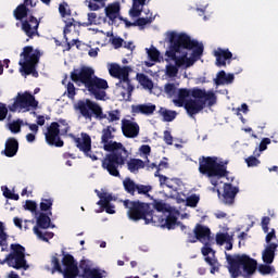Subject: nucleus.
I'll return each mask as SVG.
<instances>
[{
	"label": "nucleus",
	"mask_w": 278,
	"mask_h": 278,
	"mask_svg": "<svg viewBox=\"0 0 278 278\" xmlns=\"http://www.w3.org/2000/svg\"><path fill=\"white\" fill-rule=\"evenodd\" d=\"M167 38L169 42V50L165 52V55L173 60L178 68L186 66V55L188 52H182L181 56H177V53H181L182 49L192 51L191 55L195 60H200L203 55V43L192 39L188 34L176 31H168Z\"/></svg>",
	"instance_id": "f257e3e1"
},
{
	"label": "nucleus",
	"mask_w": 278,
	"mask_h": 278,
	"mask_svg": "<svg viewBox=\"0 0 278 278\" xmlns=\"http://www.w3.org/2000/svg\"><path fill=\"white\" fill-rule=\"evenodd\" d=\"M72 81L79 88L84 86L85 90L89 92L97 101H105L108 93L105 92L110 85L108 80L94 75V70L88 66L74 68L70 75Z\"/></svg>",
	"instance_id": "f03ea898"
},
{
	"label": "nucleus",
	"mask_w": 278,
	"mask_h": 278,
	"mask_svg": "<svg viewBox=\"0 0 278 278\" xmlns=\"http://www.w3.org/2000/svg\"><path fill=\"white\" fill-rule=\"evenodd\" d=\"M75 110H77L80 116L86 121H92L93 116L98 121L106 118L108 123H114L115 125H118V121H121V111L111 110L103 113V108L90 99L78 100L75 104Z\"/></svg>",
	"instance_id": "7ed1b4c3"
},
{
	"label": "nucleus",
	"mask_w": 278,
	"mask_h": 278,
	"mask_svg": "<svg viewBox=\"0 0 278 278\" xmlns=\"http://www.w3.org/2000/svg\"><path fill=\"white\" fill-rule=\"evenodd\" d=\"M228 161L218 162L217 156H200L199 157V173L205 175L208 179L216 177L223 179L226 177L228 181H233V178H229V170H227Z\"/></svg>",
	"instance_id": "20e7f679"
},
{
	"label": "nucleus",
	"mask_w": 278,
	"mask_h": 278,
	"mask_svg": "<svg viewBox=\"0 0 278 278\" xmlns=\"http://www.w3.org/2000/svg\"><path fill=\"white\" fill-rule=\"evenodd\" d=\"M191 97L193 99L187 100L182 106L191 118H194L199 112H202L207 101L208 105H215L216 103V93H214V91L207 92L205 89H199L195 87L191 91Z\"/></svg>",
	"instance_id": "39448f33"
},
{
	"label": "nucleus",
	"mask_w": 278,
	"mask_h": 278,
	"mask_svg": "<svg viewBox=\"0 0 278 278\" xmlns=\"http://www.w3.org/2000/svg\"><path fill=\"white\" fill-rule=\"evenodd\" d=\"M226 261L228 262V270L232 278H238L242 275L240 268L247 273V275H254L257 270V261L247 254H231L226 253Z\"/></svg>",
	"instance_id": "423d86ee"
},
{
	"label": "nucleus",
	"mask_w": 278,
	"mask_h": 278,
	"mask_svg": "<svg viewBox=\"0 0 278 278\" xmlns=\"http://www.w3.org/2000/svg\"><path fill=\"white\" fill-rule=\"evenodd\" d=\"M41 55L42 53H40V50L34 49L31 46L24 47L20 54V73L25 76L33 75L38 78L39 75L36 68H38Z\"/></svg>",
	"instance_id": "0eeeda50"
},
{
	"label": "nucleus",
	"mask_w": 278,
	"mask_h": 278,
	"mask_svg": "<svg viewBox=\"0 0 278 278\" xmlns=\"http://www.w3.org/2000/svg\"><path fill=\"white\" fill-rule=\"evenodd\" d=\"M124 207L128 210L127 214L130 220H144L146 225H151V223H155V219H153L154 211L151 210V204L149 203L125 200Z\"/></svg>",
	"instance_id": "6e6552de"
},
{
	"label": "nucleus",
	"mask_w": 278,
	"mask_h": 278,
	"mask_svg": "<svg viewBox=\"0 0 278 278\" xmlns=\"http://www.w3.org/2000/svg\"><path fill=\"white\" fill-rule=\"evenodd\" d=\"M127 157H129L127 148H124V150H110L109 154L102 160V168L111 177H121V170L118 168L125 166Z\"/></svg>",
	"instance_id": "1a4fd4ad"
},
{
	"label": "nucleus",
	"mask_w": 278,
	"mask_h": 278,
	"mask_svg": "<svg viewBox=\"0 0 278 278\" xmlns=\"http://www.w3.org/2000/svg\"><path fill=\"white\" fill-rule=\"evenodd\" d=\"M109 73L111 77L119 79L116 84L119 88H123L124 91L121 92L123 99L129 101L131 99V92H134V85H131V79H129V73H131V67L118 65L117 63H112L109 67Z\"/></svg>",
	"instance_id": "9d476101"
},
{
	"label": "nucleus",
	"mask_w": 278,
	"mask_h": 278,
	"mask_svg": "<svg viewBox=\"0 0 278 278\" xmlns=\"http://www.w3.org/2000/svg\"><path fill=\"white\" fill-rule=\"evenodd\" d=\"M68 129H71V126H68L66 119H59V123L52 122L47 128L46 142L50 147H64V140H62L60 136H66V134H68Z\"/></svg>",
	"instance_id": "9b49d317"
},
{
	"label": "nucleus",
	"mask_w": 278,
	"mask_h": 278,
	"mask_svg": "<svg viewBox=\"0 0 278 278\" xmlns=\"http://www.w3.org/2000/svg\"><path fill=\"white\" fill-rule=\"evenodd\" d=\"M8 264L10 268H15V270H27L29 265H27V260L25 258V247L20 243L11 244V253H9L4 260L0 258V265Z\"/></svg>",
	"instance_id": "f8f14e48"
},
{
	"label": "nucleus",
	"mask_w": 278,
	"mask_h": 278,
	"mask_svg": "<svg viewBox=\"0 0 278 278\" xmlns=\"http://www.w3.org/2000/svg\"><path fill=\"white\" fill-rule=\"evenodd\" d=\"M36 110L38 108V101L34 94L29 91H25L24 93H18L14 99L12 104H9L10 112H21L24 110L25 112H29L30 110Z\"/></svg>",
	"instance_id": "ddd939ff"
},
{
	"label": "nucleus",
	"mask_w": 278,
	"mask_h": 278,
	"mask_svg": "<svg viewBox=\"0 0 278 278\" xmlns=\"http://www.w3.org/2000/svg\"><path fill=\"white\" fill-rule=\"evenodd\" d=\"M116 127L114 126H106L102 129L101 135V144H103L104 151H125V146L117 141H112L116 136Z\"/></svg>",
	"instance_id": "4468645a"
},
{
	"label": "nucleus",
	"mask_w": 278,
	"mask_h": 278,
	"mask_svg": "<svg viewBox=\"0 0 278 278\" xmlns=\"http://www.w3.org/2000/svg\"><path fill=\"white\" fill-rule=\"evenodd\" d=\"M73 138L77 149H79L86 157H89L92 162H97V160H99V156L92 153V138H90V135L83 132V139L75 136H73Z\"/></svg>",
	"instance_id": "2eb2a0df"
},
{
	"label": "nucleus",
	"mask_w": 278,
	"mask_h": 278,
	"mask_svg": "<svg viewBox=\"0 0 278 278\" xmlns=\"http://www.w3.org/2000/svg\"><path fill=\"white\" fill-rule=\"evenodd\" d=\"M38 27H40V21L34 15H29L26 20L22 21V31L30 39L38 36Z\"/></svg>",
	"instance_id": "dca6fc26"
},
{
	"label": "nucleus",
	"mask_w": 278,
	"mask_h": 278,
	"mask_svg": "<svg viewBox=\"0 0 278 278\" xmlns=\"http://www.w3.org/2000/svg\"><path fill=\"white\" fill-rule=\"evenodd\" d=\"M240 192L238 187H233V185L229 182L224 184V191L222 193L220 200L224 205H233L236 203V197Z\"/></svg>",
	"instance_id": "f3484780"
},
{
	"label": "nucleus",
	"mask_w": 278,
	"mask_h": 278,
	"mask_svg": "<svg viewBox=\"0 0 278 278\" xmlns=\"http://www.w3.org/2000/svg\"><path fill=\"white\" fill-rule=\"evenodd\" d=\"M122 134L125 138H138L140 136V125L131 119H122Z\"/></svg>",
	"instance_id": "a211bd4d"
},
{
	"label": "nucleus",
	"mask_w": 278,
	"mask_h": 278,
	"mask_svg": "<svg viewBox=\"0 0 278 278\" xmlns=\"http://www.w3.org/2000/svg\"><path fill=\"white\" fill-rule=\"evenodd\" d=\"M79 268L81 271V274L79 275V277L81 278H103V274L105 273V270H101L99 268H91L90 265L88 264V262L86 261H80L79 264Z\"/></svg>",
	"instance_id": "6ab92c4d"
},
{
	"label": "nucleus",
	"mask_w": 278,
	"mask_h": 278,
	"mask_svg": "<svg viewBox=\"0 0 278 278\" xmlns=\"http://www.w3.org/2000/svg\"><path fill=\"white\" fill-rule=\"evenodd\" d=\"M213 55L216 58V66H227V61L228 64H231V58H233V53L229 51V49H223V48H217L214 52Z\"/></svg>",
	"instance_id": "aec40b11"
},
{
	"label": "nucleus",
	"mask_w": 278,
	"mask_h": 278,
	"mask_svg": "<svg viewBox=\"0 0 278 278\" xmlns=\"http://www.w3.org/2000/svg\"><path fill=\"white\" fill-rule=\"evenodd\" d=\"M99 201L97 202V205H100L105 210L106 214H116V211L114 210V205L110 204V202L113 200L112 194H108L105 192L101 193L99 190H96Z\"/></svg>",
	"instance_id": "412c9836"
},
{
	"label": "nucleus",
	"mask_w": 278,
	"mask_h": 278,
	"mask_svg": "<svg viewBox=\"0 0 278 278\" xmlns=\"http://www.w3.org/2000/svg\"><path fill=\"white\" fill-rule=\"evenodd\" d=\"M155 110H157V106L153 103L131 105V113L134 116H136V114H143V116H151L155 113Z\"/></svg>",
	"instance_id": "4be33fe9"
},
{
	"label": "nucleus",
	"mask_w": 278,
	"mask_h": 278,
	"mask_svg": "<svg viewBox=\"0 0 278 278\" xmlns=\"http://www.w3.org/2000/svg\"><path fill=\"white\" fill-rule=\"evenodd\" d=\"M193 233H195L199 242H210V238H212V230L207 226H203L201 224H197Z\"/></svg>",
	"instance_id": "5701e85b"
},
{
	"label": "nucleus",
	"mask_w": 278,
	"mask_h": 278,
	"mask_svg": "<svg viewBox=\"0 0 278 278\" xmlns=\"http://www.w3.org/2000/svg\"><path fill=\"white\" fill-rule=\"evenodd\" d=\"M18 153V140L16 138L11 137L5 141L4 150L2 151V155L5 157H14Z\"/></svg>",
	"instance_id": "b1692460"
},
{
	"label": "nucleus",
	"mask_w": 278,
	"mask_h": 278,
	"mask_svg": "<svg viewBox=\"0 0 278 278\" xmlns=\"http://www.w3.org/2000/svg\"><path fill=\"white\" fill-rule=\"evenodd\" d=\"M176 94L177 99L173 100L174 105H176V108H184L186 103H188L189 97H192V89L180 88Z\"/></svg>",
	"instance_id": "393cba45"
},
{
	"label": "nucleus",
	"mask_w": 278,
	"mask_h": 278,
	"mask_svg": "<svg viewBox=\"0 0 278 278\" xmlns=\"http://www.w3.org/2000/svg\"><path fill=\"white\" fill-rule=\"evenodd\" d=\"M160 186L161 188H164V186H166V188H169V190H174V192H177V188L181 186V179L160 176Z\"/></svg>",
	"instance_id": "a878e982"
},
{
	"label": "nucleus",
	"mask_w": 278,
	"mask_h": 278,
	"mask_svg": "<svg viewBox=\"0 0 278 278\" xmlns=\"http://www.w3.org/2000/svg\"><path fill=\"white\" fill-rule=\"evenodd\" d=\"M278 249V243H269L263 252V262L265 264H273L275 262V252Z\"/></svg>",
	"instance_id": "bb28decb"
},
{
	"label": "nucleus",
	"mask_w": 278,
	"mask_h": 278,
	"mask_svg": "<svg viewBox=\"0 0 278 278\" xmlns=\"http://www.w3.org/2000/svg\"><path fill=\"white\" fill-rule=\"evenodd\" d=\"M233 79H236V77L233 76V74H228L225 71H220L216 78L214 79L216 86H225V84H233Z\"/></svg>",
	"instance_id": "cd10ccee"
},
{
	"label": "nucleus",
	"mask_w": 278,
	"mask_h": 278,
	"mask_svg": "<svg viewBox=\"0 0 278 278\" xmlns=\"http://www.w3.org/2000/svg\"><path fill=\"white\" fill-rule=\"evenodd\" d=\"M13 16L15 21H21V23H23V21L29 18V8L25 7V4L17 5L13 11Z\"/></svg>",
	"instance_id": "c85d7f7f"
},
{
	"label": "nucleus",
	"mask_w": 278,
	"mask_h": 278,
	"mask_svg": "<svg viewBox=\"0 0 278 278\" xmlns=\"http://www.w3.org/2000/svg\"><path fill=\"white\" fill-rule=\"evenodd\" d=\"M105 14L110 21H116L118 14H121V4L113 3L105 8Z\"/></svg>",
	"instance_id": "c756f323"
},
{
	"label": "nucleus",
	"mask_w": 278,
	"mask_h": 278,
	"mask_svg": "<svg viewBox=\"0 0 278 278\" xmlns=\"http://www.w3.org/2000/svg\"><path fill=\"white\" fill-rule=\"evenodd\" d=\"M35 227H38V229H49L51 227V217L47 213H40Z\"/></svg>",
	"instance_id": "7c9ffc66"
},
{
	"label": "nucleus",
	"mask_w": 278,
	"mask_h": 278,
	"mask_svg": "<svg viewBox=\"0 0 278 278\" xmlns=\"http://www.w3.org/2000/svg\"><path fill=\"white\" fill-rule=\"evenodd\" d=\"M147 3V0H132V8L129 11L130 16L138 18L142 14V8Z\"/></svg>",
	"instance_id": "2f4dec72"
},
{
	"label": "nucleus",
	"mask_w": 278,
	"mask_h": 278,
	"mask_svg": "<svg viewBox=\"0 0 278 278\" xmlns=\"http://www.w3.org/2000/svg\"><path fill=\"white\" fill-rule=\"evenodd\" d=\"M127 168L130 173H138L140 168H144V161L140 159H130L127 162Z\"/></svg>",
	"instance_id": "473e14b6"
},
{
	"label": "nucleus",
	"mask_w": 278,
	"mask_h": 278,
	"mask_svg": "<svg viewBox=\"0 0 278 278\" xmlns=\"http://www.w3.org/2000/svg\"><path fill=\"white\" fill-rule=\"evenodd\" d=\"M124 190L134 197L138 190V184H136L131 178H126L123 181Z\"/></svg>",
	"instance_id": "72a5a7b5"
},
{
	"label": "nucleus",
	"mask_w": 278,
	"mask_h": 278,
	"mask_svg": "<svg viewBox=\"0 0 278 278\" xmlns=\"http://www.w3.org/2000/svg\"><path fill=\"white\" fill-rule=\"evenodd\" d=\"M33 231L39 240H42L43 242H49V240L53 239L54 233L52 231H46L42 232L38 227H34Z\"/></svg>",
	"instance_id": "f704fd0d"
},
{
	"label": "nucleus",
	"mask_w": 278,
	"mask_h": 278,
	"mask_svg": "<svg viewBox=\"0 0 278 278\" xmlns=\"http://www.w3.org/2000/svg\"><path fill=\"white\" fill-rule=\"evenodd\" d=\"M39 207L41 212H49V216H53V213L51 212V210H53V199L42 198Z\"/></svg>",
	"instance_id": "c9c22d12"
},
{
	"label": "nucleus",
	"mask_w": 278,
	"mask_h": 278,
	"mask_svg": "<svg viewBox=\"0 0 278 278\" xmlns=\"http://www.w3.org/2000/svg\"><path fill=\"white\" fill-rule=\"evenodd\" d=\"M159 113L161 116H163V121L165 123H173L174 118H177V112L176 111H169L164 108H161Z\"/></svg>",
	"instance_id": "e433bc0d"
},
{
	"label": "nucleus",
	"mask_w": 278,
	"mask_h": 278,
	"mask_svg": "<svg viewBox=\"0 0 278 278\" xmlns=\"http://www.w3.org/2000/svg\"><path fill=\"white\" fill-rule=\"evenodd\" d=\"M62 275L64 278H77L79 277V267L72 266V267H65L62 269Z\"/></svg>",
	"instance_id": "4c0bfd02"
},
{
	"label": "nucleus",
	"mask_w": 278,
	"mask_h": 278,
	"mask_svg": "<svg viewBox=\"0 0 278 278\" xmlns=\"http://www.w3.org/2000/svg\"><path fill=\"white\" fill-rule=\"evenodd\" d=\"M137 77H138L141 86H143L148 90H153V80H151V78H149V76H147L144 74H138Z\"/></svg>",
	"instance_id": "58836bf2"
},
{
	"label": "nucleus",
	"mask_w": 278,
	"mask_h": 278,
	"mask_svg": "<svg viewBox=\"0 0 278 278\" xmlns=\"http://www.w3.org/2000/svg\"><path fill=\"white\" fill-rule=\"evenodd\" d=\"M178 91L179 89H177V86H175L174 83H167L164 86V92L169 99H173V97H177Z\"/></svg>",
	"instance_id": "ea45409f"
},
{
	"label": "nucleus",
	"mask_w": 278,
	"mask_h": 278,
	"mask_svg": "<svg viewBox=\"0 0 278 278\" xmlns=\"http://www.w3.org/2000/svg\"><path fill=\"white\" fill-rule=\"evenodd\" d=\"M163 228L166 229H175V227H177V216L169 214L167 215V217L165 218V223L162 224Z\"/></svg>",
	"instance_id": "a19ab883"
},
{
	"label": "nucleus",
	"mask_w": 278,
	"mask_h": 278,
	"mask_svg": "<svg viewBox=\"0 0 278 278\" xmlns=\"http://www.w3.org/2000/svg\"><path fill=\"white\" fill-rule=\"evenodd\" d=\"M62 264L64 268H71L73 266H77V263L75 262V257L71 254H65L63 256Z\"/></svg>",
	"instance_id": "79ce46f5"
},
{
	"label": "nucleus",
	"mask_w": 278,
	"mask_h": 278,
	"mask_svg": "<svg viewBox=\"0 0 278 278\" xmlns=\"http://www.w3.org/2000/svg\"><path fill=\"white\" fill-rule=\"evenodd\" d=\"M147 53L151 62H160V51L157 48L152 46L150 49H147Z\"/></svg>",
	"instance_id": "37998d69"
},
{
	"label": "nucleus",
	"mask_w": 278,
	"mask_h": 278,
	"mask_svg": "<svg viewBox=\"0 0 278 278\" xmlns=\"http://www.w3.org/2000/svg\"><path fill=\"white\" fill-rule=\"evenodd\" d=\"M21 125H23V119H16V121H13L12 123H9L8 127L12 134H20Z\"/></svg>",
	"instance_id": "c03bdc74"
},
{
	"label": "nucleus",
	"mask_w": 278,
	"mask_h": 278,
	"mask_svg": "<svg viewBox=\"0 0 278 278\" xmlns=\"http://www.w3.org/2000/svg\"><path fill=\"white\" fill-rule=\"evenodd\" d=\"M231 236H229V233L218 232L215 237V240L216 243L219 244V247H223V244H225V242H228Z\"/></svg>",
	"instance_id": "a18cd8bd"
},
{
	"label": "nucleus",
	"mask_w": 278,
	"mask_h": 278,
	"mask_svg": "<svg viewBox=\"0 0 278 278\" xmlns=\"http://www.w3.org/2000/svg\"><path fill=\"white\" fill-rule=\"evenodd\" d=\"M24 208L27 210L28 212H31V214L38 215V204L31 200L26 201Z\"/></svg>",
	"instance_id": "49530a36"
},
{
	"label": "nucleus",
	"mask_w": 278,
	"mask_h": 278,
	"mask_svg": "<svg viewBox=\"0 0 278 278\" xmlns=\"http://www.w3.org/2000/svg\"><path fill=\"white\" fill-rule=\"evenodd\" d=\"M258 273H261V275H273L275 268L268 264H262L258 266Z\"/></svg>",
	"instance_id": "de8ad7c7"
},
{
	"label": "nucleus",
	"mask_w": 278,
	"mask_h": 278,
	"mask_svg": "<svg viewBox=\"0 0 278 278\" xmlns=\"http://www.w3.org/2000/svg\"><path fill=\"white\" fill-rule=\"evenodd\" d=\"M200 198L197 194H192L187 198L186 205L187 207H197L199 205Z\"/></svg>",
	"instance_id": "09e8293b"
},
{
	"label": "nucleus",
	"mask_w": 278,
	"mask_h": 278,
	"mask_svg": "<svg viewBox=\"0 0 278 278\" xmlns=\"http://www.w3.org/2000/svg\"><path fill=\"white\" fill-rule=\"evenodd\" d=\"M151 190H153L151 185H137L138 194H146L149 197V192H151Z\"/></svg>",
	"instance_id": "8fccbe9b"
},
{
	"label": "nucleus",
	"mask_w": 278,
	"mask_h": 278,
	"mask_svg": "<svg viewBox=\"0 0 278 278\" xmlns=\"http://www.w3.org/2000/svg\"><path fill=\"white\" fill-rule=\"evenodd\" d=\"M66 94L68 99H75V96L77 94V89L75 88V85L71 81L66 85Z\"/></svg>",
	"instance_id": "3c124183"
},
{
	"label": "nucleus",
	"mask_w": 278,
	"mask_h": 278,
	"mask_svg": "<svg viewBox=\"0 0 278 278\" xmlns=\"http://www.w3.org/2000/svg\"><path fill=\"white\" fill-rule=\"evenodd\" d=\"M68 3L63 2L59 5V12L62 16V18H66V16H71V10H67Z\"/></svg>",
	"instance_id": "603ef678"
},
{
	"label": "nucleus",
	"mask_w": 278,
	"mask_h": 278,
	"mask_svg": "<svg viewBox=\"0 0 278 278\" xmlns=\"http://www.w3.org/2000/svg\"><path fill=\"white\" fill-rule=\"evenodd\" d=\"M8 110H10V108L5 105V103L0 102V122H3L5 118H8Z\"/></svg>",
	"instance_id": "864d4df0"
},
{
	"label": "nucleus",
	"mask_w": 278,
	"mask_h": 278,
	"mask_svg": "<svg viewBox=\"0 0 278 278\" xmlns=\"http://www.w3.org/2000/svg\"><path fill=\"white\" fill-rule=\"evenodd\" d=\"M51 265L53 266V270H56L58 273H62V265H60V258H58V254L52 256Z\"/></svg>",
	"instance_id": "5fc2aeb1"
},
{
	"label": "nucleus",
	"mask_w": 278,
	"mask_h": 278,
	"mask_svg": "<svg viewBox=\"0 0 278 278\" xmlns=\"http://www.w3.org/2000/svg\"><path fill=\"white\" fill-rule=\"evenodd\" d=\"M177 73H179V67L176 65H167L166 74L168 77H177Z\"/></svg>",
	"instance_id": "6e6d98bb"
},
{
	"label": "nucleus",
	"mask_w": 278,
	"mask_h": 278,
	"mask_svg": "<svg viewBox=\"0 0 278 278\" xmlns=\"http://www.w3.org/2000/svg\"><path fill=\"white\" fill-rule=\"evenodd\" d=\"M125 40L121 37H115L112 39V45L114 47V49H121V47H123Z\"/></svg>",
	"instance_id": "4d7b16f0"
},
{
	"label": "nucleus",
	"mask_w": 278,
	"mask_h": 278,
	"mask_svg": "<svg viewBox=\"0 0 278 278\" xmlns=\"http://www.w3.org/2000/svg\"><path fill=\"white\" fill-rule=\"evenodd\" d=\"M245 163L249 167H253L260 164V160H257V157L255 156H249L248 159H245Z\"/></svg>",
	"instance_id": "13d9d810"
},
{
	"label": "nucleus",
	"mask_w": 278,
	"mask_h": 278,
	"mask_svg": "<svg viewBox=\"0 0 278 278\" xmlns=\"http://www.w3.org/2000/svg\"><path fill=\"white\" fill-rule=\"evenodd\" d=\"M163 140L168 146L173 144V135L170 134V130L164 131Z\"/></svg>",
	"instance_id": "bf43d9fd"
},
{
	"label": "nucleus",
	"mask_w": 278,
	"mask_h": 278,
	"mask_svg": "<svg viewBox=\"0 0 278 278\" xmlns=\"http://www.w3.org/2000/svg\"><path fill=\"white\" fill-rule=\"evenodd\" d=\"M268 144H270V138H263L260 143V151H266L268 149Z\"/></svg>",
	"instance_id": "052dcab7"
},
{
	"label": "nucleus",
	"mask_w": 278,
	"mask_h": 278,
	"mask_svg": "<svg viewBox=\"0 0 278 278\" xmlns=\"http://www.w3.org/2000/svg\"><path fill=\"white\" fill-rule=\"evenodd\" d=\"M204 247L202 248V255H204V257H207V255H210V253H212V248L210 247V241H204Z\"/></svg>",
	"instance_id": "680f3d73"
},
{
	"label": "nucleus",
	"mask_w": 278,
	"mask_h": 278,
	"mask_svg": "<svg viewBox=\"0 0 278 278\" xmlns=\"http://www.w3.org/2000/svg\"><path fill=\"white\" fill-rule=\"evenodd\" d=\"M89 25H97V13H88V23L86 26L88 27Z\"/></svg>",
	"instance_id": "e2e57ef3"
},
{
	"label": "nucleus",
	"mask_w": 278,
	"mask_h": 278,
	"mask_svg": "<svg viewBox=\"0 0 278 278\" xmlns=\"http://www.w3.org/2000/svg\"><path fill=\"white\" fill-rule=\"evenodd\" d=\"M276 238H277V235L275 233V229H271V231L266 235L265 241L267 244H271L270 242Z\"/></svg>",
	"instance_id": "0e129e2a"
},
{
	"label": "nucleus",
	"mask_w": 278,
	"mask_h": 278,
	"mask_svg": "<svg viewBox=\"0 0 278 278\" xmlns=\"http://www.w3.org/2000/svg\"><path fill=\"white\" fill-rule=\"evenodd\" d=\"M140 153L143 155H151V146L149 144H143L139 148Z\"/></svg>",
	"instance_id": "69168bd1"
},
{
	"label": "nucleus",
	"mask_w": 278,
	"mask_h": 278,
	"mask_svg": "<svg viewBox=\"0 0 278 278\" xmlns=\"http://www.w3.org/2000/svg\"><path fill=\"white\" fill-rule=\"evenodd\" d=\"M149 24V18L147 17H139L136 22L135 25H137L138 27H144V25Z\"/></svg>",
	"instance_id": "338daca9"
},
{
	"label": "nucleus",
	"mask_w": 278,
	"mask_h": 278,
	"mask_svg": "<svg viewBox=\"0 0 278 278\" xmlns=\"http://www.w3.org/2000/svg\"><path fill=\"white\" fill-rule=\"evenodd\" d=\"M187 242H190L191 244H194V242H199V238L197 237V233L189 232L187 237Z\"/></svg>",
	"instance_id": "774afa93"
}]
</instances>
